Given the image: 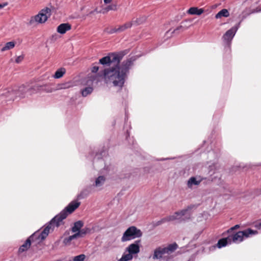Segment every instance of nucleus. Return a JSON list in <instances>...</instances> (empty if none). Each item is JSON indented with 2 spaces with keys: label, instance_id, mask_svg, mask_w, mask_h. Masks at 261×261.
I'll list each match as a JSON object with an SVG mask.
<instances>
[{
  "label": "nucleus",
  "instance_id": "obj_31",
  "mask_svg": "<svg viewBox=\"0 0 261 261\" xmlns=\"http://www.w3.org/2000/svg\"><path fill=\"white\" fill-rule=\"evenodd\" d=\"M90 229L89 228H84L83 229H81L79 232L75 233V234H77V238L79 237H83L85 235H86L87 233L89 232Z\"/></svg>",
  "mask_w": 261,
  "mask_h": 261
},
{
  "label": "nucleus",
  "instance_id": "obj_25",
  "mask_svg": "<svg viewBox=\"0 0 261 261\" xmlns=\"http://www.w3.org/2000/svg\"><path fill=\"white\" fill-rule=\"evenodd\" d=\"M117 10V5L116 3L112 4L107 7L103 8L101 10V13L103 14L108 12L109 11H116Z\"/></svg>",
  "mask_w": 261,
  "mask_h": 261
},
{
  "label": "nucleus",
  "instance_id": "obj_23",
  "mask_svg": "<svg viewBox=\"0 0 261 261\" xmlns=\"http://www.w3.org/2000/svg\"><path fill=\"white\" fill-rule=\"evenodd\" d=\"M132 26L133 23L130 21H127L122 25H118L117 27V31H118V33H121L130 28Z\"/></svg>",
  "mask_w": 261,
  "mask_h": 261
},
{
  "label": "nucleus",
  "instance_id": "obj_15",
  "mask_svg": "<svg viewBox=\"0 0 261 261\" xmlns=\"http://www.w3.org/2000/svg\"><path fill=\"white\" fill-rule=\"evenodd\" d=\"M165 254L166 253H165L164 248L159 247L154 250L152 258L153 259H161Z\"/></svg>",
  "mask_w": 261,
  "mask_h": 261
},
{
  "label": "nucleus",
  "instance_id": "obj_20",
  "mask_svg": "<svg viewBox=\"0 0 261 261\" xmlns=\"http://www.w3.org/2000/svg\"><path fill=\"white\" fill-rule=\"evenodd\" d=\"M204 12L202 8L199 9L197 7H191L187 11V13L191 15H200Z\"/></svg>",
  "mask_w": 261,
  "mask_h": 261
},
{
  "label": "nucleus",
  "instance_id": "obj_14",
  "mask_svg": "<svg viewBox=\"0 0 261 261\" xmlns=\"http://www.w3.org/2000/svg\"><path fill=\"white\" fill-rule=\"evenodd\" d=\"M71 29V25L68 23H65L60 24L57 28V31L61 34H64Z\"/></svg>",
  "mask_w": 261,
  "mask_h": 261
},
{
  "label": "nucleus",
  "instance_id": "obj_21",
  "mask_svg": "<svg viewBox=\"0 0 261 261\" xmlns=\"http://www.w3.org/2000/svg\"><path fill=\"white\" fill-rule=\"evenodd\" d=\"M146 20V17L145 16H140L136 19H133L130 22L133 23V25H139L144 23Z\"/></svg>",
  "mask_w": 261,
  "mask_h": 261
},
{
  "label": "nucleus",
  "instance_id": "obj_8",
  "mask_svg": "<svg viewBox=\"0 0 261 261\" xmlns=\"http://www.w3.org/2000/svg\"><path fill=\"white\" fill-rule=\"evenodd\" d=\"M68 216V214L65 213V211L63 210L58 215L56 216L50 221L53 224V227L56 226L59 227L61 225L63 224V220L66 218Z\"/></svg>",
  "mask_w": 261,
  "mask_h": 261
},
{
  "label": "nucleus",
  "instance_id": "obj_5",
  "mask_svg": "<svg viewBox=\"0 0 261 261\" xmlns=\"http://www.w3.org/2000/svg\"><path fill=\"white\" fill-rule=\"evenodd\" d=\"M143 233L141 230L136 226H132L128 227L123 233L121 239L122 242L130 241L137 238L142 237Z\"/></svg>",
  "mask_w": 261,
  "mask_h": 261
},
{
  "label": "nucleus",
  "instance_id": "obj_43",
  "mask_svg": "<svg viewBox=\"0 0 261 261\" xmlns=\"http://www.w3.org/2000/svg\"><path fill=\"white\" fill-rule=\"evenodd\" d=\"M8 5L7 2L4 3L3 4H0V9L4 8Z\"/></svg>",
  "mask_w": 261,
  "mask_h": 261
},
{
  "label": "nucleus",
  "instance_id": "obj_6",
  "mask_svg": "<svg viewBox=\"0 0 261 261\" xmlns=\"http://www.w3.org/2000/svg\"><path fill=\"white\" fill-rule=\"evenodd\" d=\"M40 87H41V86L38 85H34L32 87L21 85L19 87L16 94L19 97L24 98L27 93H29L30 95H32L35 92H37L40 89Z\"/></svg>",
  "mask_w": 261,
  "mask_h": 261
},
{
  "label": "nucleus",
  "instance_id": "obj_47",
  "mask_svg": "<svg viewBox=\"0 0 261 261\" xmlns=\"http://www.w3.org/2000/svg\"><path fill=\"white\" fill-rule=\"evenodd\" d=\"M112 1V0H103L104 3L106 4L111 3Z\"/></svg>",
  "mask_w": 261,
  "mask_h": 261
},
{
  "label": "nucleus",
  "instance_id": "obj_48",
  "mask_svg": "<svg viewBox=\"0 0 261 261\" xmlns=\"http://www.w3.org/2000/svg\"><path fill=\"white\" fill-rule=\"evenodd\" d=\"M257 228L258 229H260L261 228V222L258 224V225H257Z\"/></svg>",
  "mask_w": 261,
  "mask_h": 261
},
{
  "label": "nucleus",
  "instance_id": "obj_42",
  "mask_svg": "<svg viewBox=\"0 0 261 261\" xmlns=\"http://www.w3.org/2000/svg\"><path fill=\"white\" fill-rule=\"evenodd\" d=\"M182 26L181 25H180V26H178V27H177L175 30H174L172 32V34H173V33H175L177 31H178L180 29H182Z\"/></svg>",
  "mask_w": 261,
  "mask_h": 261
},
{
  "label": "nucleus",
  "instance_id": "obj_1",
  "mask_svg": "<svg viewBox=\"0 0 261 261\" xmlns=\"http://www.w3.org/2000/svg\"><path fill=\"white\" fill-rule=\"evenodd\" d=\"M134 59H127L123 61L120 66L104 69V76L107 84L112 83L115 87L120 89L124 85L127 73L134 64Z\"/></svg>",
  "mask_w": 261,
  "mask_h": 261
},
{
  "label": "nucleus",
  "instance_id": "obj_2",
  "mask_svg": "<svg viewBox=\"0 0 261 261\" xmlns=\"http://www.w3.org/2000/svg\"><path fill=\"white\" fill-rule=\"evenodd\" d=\"M195 207L194 205L188 206L186 208L175 212L173 215L164 217V221L167 222L179 220L180 222L190 219L191 213L189 212Z\"/></svg>",
  "mask_w": 261,
  "mask_h": 261
},
{
  "label": "nucleus",
  "instance_id": "obj_24",
  "mask_svg": "<svg viewBox=\"0 0 261 261\" xmlns=\"http://www.w3.org/2000/svg\"><path fill=\"white\" fill-rule=\"evenodd\" d=\"M84 225V223L82 221H78L74 223L73 226L71 228L72 232L76 233L79 232Z\"/></svg>",
  "mask_w": 261,
  "mask_h": 261
},
{
  "label": "nucleus",
  "instance_id": "obj_10",
  "mask_svg": "<svg viewBox=\"0 0 261 261\" xmlns=\"http://www.w3.org/2000/svg\"><path fill=\"white\" fill-rule=\"evenodd\" d=\"M37 234V233H34L32 235L29 237L25 242L20 246L18 252V253H21L23 252L27 251L31 245V242L34 241L35 239V237Z\"/></svg>",
  "mask_w": 261,
  "mask_h": 261
},
{
  "label": "nucleus",
  "instance_id": "obj_18",
  "mask_svg": "<svg viewBox=\"0 0 261 261\" xmlns=\"http://www.w3.org/2000/svg\"><path fill=\"white\" fill-rule=\"evenodd\" d=\"M203 179V178L199 177L197 180L195 177H191L189 178L187 182V186L189 188H192L193 185H199Z\"/></svg>",
  "mask_w": 261,
  "mask_h": 261
},
{
  "label": "nucleus",
  "instance_id": "obj_22",
  "mask_svg": "<svg viewBox=\"0 0 261 261\" xmlns=\"http://www.w3.org/2000/svg\"><path fill=\"white\" fill-rule=\"evenodd\" d=\"M178 247L176 243L169 244L167 247H164V249L166 254H170L174 252Z\"/></svg>",
  "mask_w": 261,
  "mask_h": 261
},
{
  "label": "nucleus",
  "instance_id": "obj_35",
  "mask_svg": "<svg viewBox=\"0 0 261 261\" xmlns=\"http://www.w3.org/2000/svg\"><path fill=\"white\" fill-rule=\"evenodd\" d=\"M105 180V178L103 176H99L98 178H96L95 181V186H100L104 182Z\"/></svg>",
  "mask_w": 261,
  "mask_h": 261
},
{
  "label": "nucleus",
  "instance_id": "obj_30",
  "mask_svg": "<svg viewBox=\"0 0 261 261\" xmlns=\"http://www.w3.org/2000/svg\"><path fill=\"white\" fill-rule=\"evenodd\" d=\"M104 32L108 34H112L114 33H118V31H117V27H110L106 28L104 30Z\"/></svg>",
  "mask_w": 261,
  "mask_h": 261
},
{
  "label": "nucleus",
  "instance_id": "obj_40",
  "mask_svg": "<svg viewBox=\"0 0 261 261\" xmlns=\"http://www.w3.org/2000/svg\"><path fill=\"white\" fill-rule=\"evenodd\" d=\"M23 59V57L22 56H18L15 59V62L17 63H19L21 62Z\"/></svg>",
  "mask_w": 261,
  "mask_h": 261
},
{
  "label": "nucleus",
  "instance_id": "obj_49",
  "mask_svg": "<svg viewBox=\"0 0 261 261\" xmlns=\"http://www.w3.org/2000/svg\"><path fill=\"white\" fill-rule=\"evenodd\" d=\"M170 31V30H169V31H167V32H166V34L168 33L169 32V31Z\"/></svg>",
  "mask_w": 261,
  "mask_h": 261
},
{
  "label": "nucleus",
  "instance_id": "obj_3",
  "mask_svg": "<svg viewBox=\"0 0 261 261\" xmlns=\"http://www.w3.org/2000/svg\"><path fill=\"white\" fill-rule=\"evenodd\" d=\"M257 230L251 228H247L243 231H239L232 235L229 236L231 243H240L243 241L244 238H247L257 234Z\"/></svg>",
  "mask_w": 261,
  "mask_h": 261
},
{
  "label": "nucleus",
  "instance_id": "obj_41",
  "mask_svg": "<svg viewBox=\"0 0 261 261\" xmlns=\"http://www.w3.org/2000/svg\"><path fill=\"white\" fill-rule=\"evenodd\" d=\"M164 218H162L161 220L160 221H158V222H156L155 225L156 226L158 225H160L163 223H166V222H167V221H164Z\"/></svg>",
  "mask_w": 261,
  "mask_h": 261
},
{
  "label": "nucleus",
  "instance_id": "obj_33",
  "mask_svg": "<svg viewBox=\"0 0 261 261\" xmlns=\"http://www.w3.org/2000/svg\"><path fill=\"white\" fill-rule=\"evenodd\" d=\"M99 63L102 65L110 64L111 63V57L106 56L99 60Z\"/></svg>",
  "mask_w": 261,
  "mask_h": 261
},
{
  "label": "nucleus",
  "instance_id": "obj_17",
  "mask_svg": "<svg viewBox=\"0 0 261 261\" xmlns=\"http://www.w3.org/2000/svg\"><path fill=\"white\" fill-rule=\"evenodd\" d=\"M123 54L122 53H114L112 54L110 57H111V63H116V66H118L120 61L122 59Z\"/></svg>",
  "mask_w": 261,
  "mask_h": 261
},
{
  "label": "nucleus",
  "instance_id": "obj_36",
  "mask_svg": "<svg viewBox=\"0 0 261 261\" xmlns=\"http://www.w3.org/2000/svg\"><path fill=\"white\" fill-rule=\"evenodd\" d=\"M132 258L133 255L128 253V254L123 255L119 261H128Z\"/></svg>",
  "mask_w": 261,
  "mask_h": 261
},
{
  "label": "nucleus",
  "instance_id": "obj_12",
  "mask_svg": "<svg viewBox=\"0 0 261 261\" xmlns=\"http://www.w3.org/2000/svg\"><path fill=\"white\" fill-rule=\"evenodd\" d=\"M88 78V83L90 82L92 84L97 85L99 82L101 81L103 79L105 80L104 70L102 73H98L96 74L90 76Z\"/></svg>",
  "mask_w": 261,
  "mask_h": 261
},
{
  "label": "nucleus",
  "instance_id": "obj_4",
  "mask_svg": "<svg viewBox=\"0 0 261 261\" xmlns=\"http://www.w3.org/2000/svg\"><path fill=\"white\" fill-rule=\"evenodd\" d=\"M50 12L51 10L48 8L41 10L37 15L30 18L29 24L33 25L37 23H44L49 16Z\"/></svg>",
  "mask_w": 261,
  "mask_h": 261
},
{
  "label": "nucleus",
  "instance_id": "obj_26",
  "mask_svg": "<svg viewBox=\"0 0 261 261\" xmlns=\"http://www.w3.org/2000/svg\"><path fill=\"white\" fill-rule=\"evenodd\" d=\"M15 42L14 41H10L7 42L5 45L1 48V50L2 52L5 51L6 50L12 49L15 47Z\"/></svg>",
  "mask_w": 261,
  "mask_h": 261
},
{
  "label": "nucleus",
  "instance_id": "obj_45",
  "mask_svg": "<svg viewBox=\"0 0 261 261\" xmlns=\"http://www.w3.org/2000/svg\"><path fill=\"white\" fill-rule=\"evenodd\" d=\"M68 87L65 86V84L63 85H60L59 86V87L57 88L58 89H65L66 88H67Z\"/></svg>",
  "mask_w": 261,
  "mask_h": 261
},
{
  "label": "nucleus",
  "instance_id": "obj_39",
  "mask_svg": "<svg viewBox=\"0 0 261 261\" xmlns=\"http://www.w3.org/2000/svg\"><path fill=\"white\" fill-rule=\"evenodd\" d=\"M240 225H238V224H237L236 225H234V226L233 227H231V228H230L229 229H228L227 230V232L228 233H230L232 232V231L234 230H236L238 228H240Z\"/></svg>",
  "mask_w": 261,
  "mask_h": 261
},
{
  "label": "nucleus",
  "instance_id": "obj_19",
  "mask_svg": "<svg viewBox=\"0 0 261 261\" xmlns=\"http://www.w3.org/2000/svg\"><path fill=\"white\" fill-rule=\"evenodd\" d=\"M231 243V241L230 240L229 237L228 236L227 238H224L219 240L217 244V246L219 248H221L222 247H225L228 244H230Z\"/></svg>",
  "mask_w": 261,
  "mask_h": 261
},
{
  "label": "nucleus",
  "instance_id": "obj_27",
  "mask_svg": "<svg viewBox=\"0 0 261 261\" xmlns=\"http://www.w3.org/2000/svg\"><path fill=\"white\" fill-rule=\"evenodd\" d=\"M229 16L228 11L226 9H223L220 11L215 16L216 18H220L222 17H227Z\"/></svg>",
  "mask_w": 261,
  "mask_h": 261
},
{
  "label": "nucleus",
  "instance_id": "obj_13",
  "mask_svg": "<svg viewBox=\"0 0 261 261\" xmlns=\"http://www.w3.org/2000/svg\"><path fill=\"white\" fill-rule=\"evenodd\" d=\"M81 203L76 201L71 202L64 210L68 215L73 213L80 205Z\"/></svg>",
  "mask_w": 261,
  "mask_h": 261
},
{
  "label": "nucleus",
  "instance_id": "obj_29",
  "mask_svg": "<svg viewBox=\"0 0 261 261\" xmlns=\"http://www.w3.org/2000/svg\"><path fill=\"white\" fill-rule=\"evenodd\" d=\"M36 85L41 86V87H40V89H39L38 91V92L40 91H44L47 93H51L56 90V89H54L47 85H40L37 84Z\"/></svg>",
  "mask_w": 261,
  "mask_h": 261
},
{
  "label": "nucleus",
  "instance_id": "obj_34",
  "mask_svg": "<svg viewBox=\"0 0 261 261\" xmlns=\"http://www.w3.org/2000/svg\"><path fill=\"white\" fill-rule=\"evenodd\" d=\"M93 91V88L91 87H88L84 88L82 91V94L83 96H86L88 94L92 93Z\"/></svg>",
  "mask_w": 261,
  "mask_h": 261
},
{
  "label": "nucleus",
  "instance_id": "obj_16",
  "mask_svg": "<svg viewBox=\"0 0 261 261\" xmlns=\"http://www.w3.org/2000/svg\"><path fill=\"white\" fill-rule=\"evenodd\" d=\"M236 32V30L234 28H231L228 30L223 35V39L227 41H230L234 37Z\"/></svg>",
  "mask_w": 261,
  "mask_h": 261
},
{
  "label": "nucleus",
  "instance_id": "obj_37",
  "mask_svg": "<svg viewBox=\"0 0 261 261\" xmlns=\"http://www.w3.org/2000/svg\"><path fill=\"white\" fill-rule=\"evenodd\" d=\"M85 257V254H80L75 256L73 259V261H84Z\"/></svg>",
  "mask_w": 261,
  "mask_h": 261
},
{
  "label": "nucleus",
  "instance_id": "obj_38",
  "mask_svg": "<svg viewBox=\"0 0 261 261\" xmlns=\"http://www.w3.org/2000/svg\"><path fill=\"white\" fill-rule=\"evenodd\" d=\"M96 64H93V66L91 68V71L93 73H96L98 69H99V67L96 65Z\"/></svg>",
  "mask_w": 261,
  "mask_h": 261
},
{
  "label": "nucleus",
  "instance_id": "obj_28",
  "mask_svg": "<svg viewBox=\"0 0 261 261\" xmlns=\"http://www.w3.org/2000/svg\"><path fill=\"white\" fill-rule=\"evenodd\" d=\"M66 73V69L64 68H60L58 69L55 72L54 77L55 79H60Z\"/></svg>",
  "mask_w": 261,
  "mask_h": 261
},
{
  "label": "nucleus",
  "instance_id": "obj_11",
  "mask_svg": "<svg viewBox=\"0 0 261 261\" xmlns=\"http://www.w3.org/2000/svg\"><path fill=\"white\" fill-rule=\"evenodd\" d=\"M141 243V240H137L134 243L130 244L126 248L127 251L131 254H137L140 251L139 244Z\"/></svg>",
  "mask_w": 261,
  "mask_h": 261
},
{
  "label": "nucleus",
  "instance_id": "obj_44",
  "mask_svg": "<svg viewBox=\"0 0 261 261\" xmlns=\"http://www.w3.org/2000/svg\"><path fill=\"white\" fill-rule=\"evenodd\" d=\"M261 11V8L259 9V8H256L255 9H254L252 13H255V12H259Z\"/></svg>",
  "mask_w": 261,
  "mask_h": 261
},
{
  "label": "nucleus",
  "instance_id": "obj_9",
  "mask_svg": "<svg viewBox=\"0 0 261 261\" xmlns=\"http://www.w3.org/2000/svg\"><path fill=\"white\" fill-rule=\"evenodd\" d=\"M53 225V224L51 221H50L49 223L44 228L41 232H39L38 231L35 232V233H37V234L35 237V240L37 239L43 240L45 239L48 235L50 229H53L54 228Z\"/></svg>",
  "mask_w": 261,
  "mask_h": 261
},
{
  "label": "nucleus",
  "instance_id": "obj_32",
  "mask_svg": "<svg viewBox=\"0 0 261 261\" xmlns=\"http://www.w3.org/2000/svg\"><path fill=\"white\" fill-rule=\"evenodd\" d=\"M77 234H74L72 236H70L67 238H65L64 240H63V243L65 244V245H69L70 244V242L73 240V239H76L77 238Z\"/></svg>",
  "mask_w": 261,
  "mask_h": 261
},
{
  "label": "nucleus",
  "instance_id": "obj_7",
  "mask_svg": "<svg viewBox=\"0 0 261 261\" xmlns=\"http://www.w3.org/2000/svg\"><path fill=\"white\" fill-rule=\"evenodd\" d=\"M68 216V214L65 213V211L63 210L58 215L56 216L50 221L53 224V227L56 226L59 227L61 225L63 224V220L66 218Z\"/></svg>",
  "mask_w": 261,
  "mask_h": 261
},
{
  "label": "nucleus",
  "instance_id": "obj_46",
  "mask_svg": "<svg viewBox=\"0 0 261 261\" xmlns=\"http://www.w3.org/2000/svg\"><path fill=\"white\" fill-rule=\"evenodd\" d=\"M85 191H82L80 195L79 196V198H83L84 197L83 196V195L85 194Z\"/></svg>",
  "mask_w": 261,
  "mask_h": 261
}]
</instances>
